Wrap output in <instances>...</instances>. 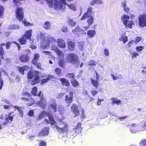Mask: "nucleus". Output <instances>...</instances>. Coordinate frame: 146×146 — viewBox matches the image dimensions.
<instances>
[{"label": "nucleus", "instance_id": "obj_1", "mask_svg": "<svg viewBox=\"0 0 146 146\" xmlns=\"http://www.w3.org/2000/svg\"><path fill=\"white\" fill-rule=\"evenodd\" d=\"M41 43V47L43 49L47 48L49 47V44L50 43H54L56 42L55 39L50 35L45 36L42 38Z\"/></svg>", "mask_w": 146, "mask_h": 146}, {"label": "nucleus", "instance_id": "obj_2", "mask_svg": "<svg viewBox=\"0 0 146 146\" xmlns=\"http://www.w3.org/2000/svg\"><path fill=\"white\" fill-rule=\"evenodd\" d=\"M46 116H47L48 117L49 121H48L47 119H46L45 120V121L47 123H50L52 125H54L55 124L56 122L52 116V114L51 113H47L44 111H42L39 114L37 117V119L38 120H40Z\"/></svg>", "mask_w": 146, "mask_h": 146}, {"label": "nucleus", "instance_id": "obj_3", "mask_svg": "<svg viewBox=\"0 0 146 146\" xmlns=\"http://www.w3.org/2000/svg\"><path fill=\"white\" fill-rule=\"evenodd\" d=\"M66 4L65 0H54L53 7L57 10L62 11L64 10Z\"/></svg>", "mask_w": 146, "mask_h": 146}, {"label": "nucleus", "instance_id": "obj_4", "mask_svg": "<svg viewBox=\"0 0 146 146\" xmlns=\"http://www.w3.org/2000/svg\"><path fill=\"white\" fill-rule=\"evenodd\" d=\"M16 17L19 21H21L23 19L24 17V11L21 7H18L15 11Z\"/></svg>", "mask_w": 146, "mask_h": 146}, {"label": "nucleus", "instance_id": "obj_5", "mask_svg": "<svg viewBox=\"0 0 146 146\" xmlns=\"http://www.w3.org/2000/svg\"><path fill=\"white\" fill-rule=\"evenodd\" d=\"M67 59L71 63L73 64H75L78 62V58L76 54L71 53L68 55Z\"/></svg>", "mask_w": 146, "mask_h": 146}, {"label": "nucleus", "instance_id": "obj_6", "mask_svg": "<svg viewBox=\"0 0 146 146\" xmlns=\"http://www.w3.org/2000/svg\"><path fill=\"white\" fill-rule=\"evenodd\" d=\"M94 14V12L93 11V8L92 7H89L87 9V11L83 14L81 18V20H83L86 19L87 17L89 16H92L91 15Z\"/></svg>", "mask_w": 146, "mask_h": 146}, {"label": "nucleus", "instance_id": "obj_7", "mask_svg": "<svg viewBox=\"0 0 146 146\" xmlns=\"http://www.w3.org/2000/svg\"><path fill=\"white\" fill-rule=\"evenodd\" d=\"M60 127L58 126H56V129L58 130L59 132L63 133L66 132L68 131V126L64 123H61L60 124Z\"/></svg>", "mask_w": 146, "mask_h": 146}, {"label": "nucleus", "instance_id": "obj_8", "mask_svg": "<svg viewBox=\"0 0 146 146\" xmlns=\"http://www.w3.org/2000/svg\"><path fill=\"white\" fill-rule=\"evenodd\" d=\"M36 104L42 109H44L46 106L47 102L45 100L43 97H42L40 101L36 102Z\"/></svg>", "mask_w": 146, "mask_h": 146}, {"label": "nucleus", "instance_id": "obj_9", "mask_svg": "<svg viewBox=\"0 0 146 146\" xmlns=\"http://www.w3.org/2000/svg\"><path fill=\"white\" fill-rule=\"evenodd\" d=\"M21 100L26 102V104L28 106H32L34 103L33 99L31 98H27L24 97H21Z\"/></svg>", "mask_w": 146, "mask_h": 146}, {"label": "nucleus", "instance_id": "obj_10", "mask_svg": "<svg viewBox=\"0 0 146 146\" xmlns=\"http://www.w3.org/2000/svg\"><path fill=\"white\" fill-rule=\"evenodd\" d=\"M56 43L58 46L60 48H64L66 47V43L61 38L56 40Z\"/></svg>", "mask_w": 146, "mask_h": 146}, {"label": "nucleus", "instance_id": "obj_11", "mask_svg": "<svg viewBox=\"0 0 146 146\" xmlns=\"http://www.w3.org/2000/svg\"><path fill=\"white\" fill-rule=\"evenodd\" d=\"M71 110L72 113L74 115V116L78 115L79 114V111L78 106L75 104H73L71 106Z\"/></svg>", "mask_w": 146, "mask_h": 146}, {"label": "nucleus", "instance_id": "obj_12", "mask_svg": "<svg viewBox=\"0 0 146 146\" xmlns=\"http://www.w3.org/2000/svg\"><path fill=\"white\" fill-rule=\"evenodd\" d=\"M12 113H9L8 115H6V117L5 119L6 121L4 122L3 124V125H7L8 123H11L13 120V117L11 116Z\"/></svg>", "mask_w": 146, "mask_h": 146}, {"label": "nucleus", "instance_id": "obj_13", "mask_svg": "<svg viewBox=\"0 0 146 146\" xmlns=\"http://www.w3.org/2000/svg\"><path fill=\"white\" fill-rule=\"evenodd\" d=\"M129 19V16L125 14L123 15L121 17V20L123 22V24L125 25H127Z\"/></svg>", "mask_w": 146, "mask_h": 146}, {"label": "nucleus", "instance_id": "obj_14", "mask_svg": "<svg viewBox=\"0 0 146 146\" xmlns=\"http://www.w3.org/2000/svg\"><path fill=\"white\" fill-rule=\"evenodd\" d=\"M50 102L51 104H50L49 108H50L51 109H52L54 112H56L57 110L55 100L53 99L51 100H50Z\"/></svg>", "mask_w": 146, "mask_h": 146}, {"label": "nucleus", "instance_id": "obj_15", "mask_svg": "<svg viewBox=\"0 0 146 146\" xmlns=\"http://www.w3.org/2000/svg\"><path fill=\"white\" fill-rule=\"evenodd\" d=\"M32 30L31 29L27 30L25 31L23 36L26 37L27 39L31 41V37L32 36Z\"/></svg>", "mask_w": 146, "mask_h": 146}, {"label": "nucleus", "instance_id": "obj_16", "mask_svg": "<svg viewBox=\"0 0 146 146\" xmlns=\"http://www.w3.org/2000/svg\"><path fill=\"white\" fill-rule=\"evenodd\" d=\"M20 61L23 62H28L29 60V57L26 54L22 55L20 57Z\"/></svg>", "mask_w": 146, "mask_h": 146}, {"label": "nucleus", "instance_id": "obj_17", "mask_svg": "<svg viewBox=\"0 0 146 146\" xmlns=\"http://www.w3.org/2000/svg\"><path fill=\"white\" fill-rule=\"evenodd\" d=\"M49 129L48 127L44 128L39 133L38 136H44L47 134L48 133V131Z\"/></svg>", "mask_w": 146, "mask_h": 146}, {"label": "nucleus", "instance_id": "obj_18", "mask_svg": "<svg viewBox=\"0 0 146 146\" xmlns=\"http://www.w3.org/2000/svg\"><path fill=\"white\" fill-rule=\"evenodd\" d=\"M81 125V124L80 123H78L75 128L72 129V131H74L75 134H78L81 132L82 129Z\"/></svg>", "mask_w": 146, "mask_h": 146}, {"label": "nucleus", "instance_id": "obj_19", "mask_svg": "<svg viewBox=\"0 0 146 146\" xmlns=\"http://www.w3.org/2000/svg\"><path fill=\"white\" fill-rule=\"evenodd\" d=\"M39 74V72L37 71H35L33 72L31 71L29 72L27 74V78L28 79H32L33 76L35 75L36 76V75H38Z\"/></svg>", "mask_w": 146, "mask_h": 146}, {"label": "nucleus", "instance_id": "obj_20", "mask_svg": "<svg viewBox=\"0 0 146 146\" xmlns=\"http://www.w3.org/2000/svg\"><path fill=\"white\" fill-rule=\"evenodd\" d=\"M30 67L28 66H23V67H18V69L20 73L22 74H24V71L26 70L29 69Z\"/></svg>", "mask_w": 146, "mask_h": 146}, {"label": "nucleus", "instance_id": "obj_21", "mask_svg": "<svg viewBox=\"0 0 146 146\" xmlns=\"http://www.w3.org/2000/svg\"><path fill=\"white\" fill-rule=\"evenodd\" d=\"M54 78V77L50 74H48L46 78L42 79L41 81V83L42 84H44L47 82L50 79Z\"/></svg>", "mask_w": 146, "mask_h": 146}, {"label": "nucleus", "instance_id": "obj_22", "mask_svg": "<svg viewBox=\"0 0 146 146\" xmlns=\"http://www.w3.org/2000/svg\"><path fill=\"white\" fill-rule=\"evenodd\" d=\"M68 48L71 51H73L74 49L75 44L74 42L69 41L67 42Z\"/></svg>", "mask_w": 146, "mask_h": 146}, {"label": "nucleus", "instance_id": "obj_23", "mask_svg": "<svg viewBox=\"0 0 146 146\" xmlns=\"http://www.w3.org/2000/svg\"><path fill=\"white\" fill-rule=\"evenodd\" d=\"M88 37L89 38H93L96 34L95 31L93 30H90L87 32Z\"/></svg>", "mask_w": 146, "mask_h": 146}, {"label": "nucleus", "instance_id": "obj_24", "mask_svg": "<svg viewBox=\"0 0 146 146\" xmlns=\"http://www.w3.org/2000/svg\"><path fill=\"white\" fill-rule=\"evenodd\" d=\"M20 28L19 26L15 24L10 25L8 27V29L9 30H19Z\"/></svg>", "mask_w": 146, "mask_h": 146}, {"label": "nucleus", "instance_id": "obj_25", "mask_svg": "<svg viewBox=\"0 0 146 146\" xmlns=\"http://www.w3.org/2000/svg\"><path fill=\"white\" fill-rule=\"evenodd\" d=\"M51 27L50 23L49 21L44 22L43 25V28L46 30H48L50 29Z\"/></svg>", "mask_w": 146, "mask_h": 146}, {"label": "nucleus", "instance_id": "obj_26", "mask_svg": "<svg viewBox=\"0 0 146 146\" xmlns=\"http://www.w3.org/2000/svg\"><path fill=\"white\" fill-rule=\"evenodd\" d=\"M72 32L73 33L75 32H80L82 34H86V33L84 32L83 30L79 28L78 26H77L75 29L72 30Z\"/></svg>", "mask_w": 146, "mask_h": 146}, {"label": "nucleus", "instance_id": "obj_27", "mask_svg": "<svg viewBox=\"0 0 146 146\" xmlns=\"http://www.w3.org/2000/svg\"><path fill=\"white\" fill-rule=\"evenodd\" d=\"M39 76L38 75L35 76L31 81V84L32 85H34L38 83L39 82Z\"/></svg>", "mask_w": 146, "mask_h": 146}, {"label": "nucleus", "instance_id": "obj_28", "mask_svg": "<svg viewBox=\"0 0 146 146\" xmlns=\"http://www.w3.org/2000/svg\"><path fill=\"white\" fill-rule=\"evenodd\" d=\"M68 7L70 9L75 11L76 10V5L74 3L68 4H66Z\"/></svg>", "mask_w": 146, "mask_h": 146}, {"label": "nucleus", "instance_id": "obj_29", "mask_svg": "<svg viewBox=\"0 0 146 146\" xmlns=\"http://www.w3.org/2000/svg\"><path fill=\"white\" fill-rule=\"evenodd\" d=\"M60 81L63 85L67 86H69L70 83L69 81L66 79L65 78H60Z\"/></svg>", "mask_w": 146, "mask_h": 146}, {"label": "nucleus", "instance_id": "obj_30", "mask_svg": "<svg viewBox=\"0 0 146 146\" xmlns=\"http://www.w3.org/2000/svg\"><path fill=\"white\" fill-rule=\"evenodd\" d=\"M103 3L102 0H92L90 2L91 5H93L95 4H103Z\"/></svg>", "mask_w": 146, "mask_h": 146}, {"label": "nucleus", "instance_id": "obj_31", "mask_svg": "<svg viewBox=\"0 0 146 146\" xmlns=\"http://www.w3.org/2000/svg\"><path fill=\"white\" fill-rule=\"evenodd\" d=\"M65 100L67 103H72L73 101V97L67 95L66 96Z\"/></svg>", "mask_w": 146, "mask_h": 146}, {"label": "nucleus", "instance_id": "obj_32", "mask_svg": "<svg viewBox=\"0 0 146 146\" xmlns=\"http://www.w3.org/2000/svg\"><path fill=\"white\" fill-rule=\"evenodd\" d=\"M91 81L92 85L96 88H97L98 86L99 82V80H97V79L96 80H93L92 79H90Z\"/></svg>", "mask_w": 146, "mask_h": 146}, {"label": "nucleus", "instance_id": "obj_33", "mask_svg": "<svg viewBox=\"0 0 146 146\" xmlns=\"http://www.w3.org/2000/svg\"><path fill=\"white\" fill-rule=\"evenodd\" d=\"M27 39L26 37L23 35L21 38L19 39V40L21 44H25L26 43Z\"/></svg>", "mask_w": 146, "mask_h": 146}, {"label": "nucleus", "instance_id": "obj_34", "mask_svg": "<svg viewBox=\"0 0 146 146\" xmlns=\"http://www.w3.org/2000/svg\"><path fill=\"white\" fill-rule=\"evenodd\" d=\"M87 19V22L89 25H91L93 24L94 21V19L92 16H89Z\"/></svg>", "mask_w": 146, "mask_h": 146}, {"label": "nucleus", "instance_id": "obj_35", "mask_svg": "<svg viewBox=\"0 0 146 146\" xmlns=\"http://www.w3.org/2000/svg\"><path fill=\"white\" fill-rule=\"evenodd\" d=\"M137 127L135 125V124H133L130 128V131L132 133H134L137 131Z\"/></svg>", "mask_w": 146, "mask_h": 146}, {"label": "nucleus", "instance_id": "obj_36", "mask_svg": "<svg viewBox=\"0 0 146 146\" xmlns=\"http://www.w3.org/2000/svg\"><path fill=\"white\" fill-rule=\"evenodd\" d=\"M39 57V54H35L34 55V58L32 60V63L34 64H35L36 63H37Z\"/></svg>", "mask_w": 146, "mask_h": 146}, {"label": "nucleus", "instance_id": "obj_37", "mask_svg": "<svg viewBox=\"0 0 146 146\" xmlns=\"http://www.w3.org/2000/svg\"><path fill=\"white\" fill-rule=\"evenodd\" d=\"M119 40L120 41H123V43H125L127 41V37L125 35H123L119 38Z\"/></svg>", "mask_w": 146, "mask_h": 146}, {"label": "nucleus", "instance_id": "obj_38", "mask_svg": "<svg viewBox=\"0 0 146 146\" xmlns=\"http://www.w3.org/2000/svg\"><path fill=\"white\" fill-rule=\"evenodd\" d=\"M112 101L111 104L115 103L117 104H119L121 103V101L119 100H118L116 98H112L110 99Z\"/></svg>", "mask_w": 146, "mask_h": 146}, {"label": "nucleus", "instance_id": "obj_39", "mask_svg": "<svg viewBox=\"0 0 146 146\" xmlns=\"http://www.w3.org/2000/svg\"><path fill=\"white\" fill-rule=\"evenodd\" d=\"M56 53L58 55V57L60 59H63L64 58L63 53L59 49Z\"/></svg>", "mask_w": 146, "mask_h": 146}, {"label": "nucleus", "instance_id": "obj_40", "mask_svg": "<svg viewBox=\"0 0 146 146\" xmlns=\"http://www.w3.org/2000/svg\"><path fill=\"white\" fill-rule=\"evenodd\" d=\"M139 20V26L141 27H143L146 26V21Z\"/></svg>", "mask_w": 146, "mask_h": 146}, {"label": "nucleus", "instance_id": "obj_41", "mask_svg": "<svg viewBox=\"0 0 146 146\" xmlns=\"http://www.w3.org/2000/svg\"><path fill=\"white\" fill-rule=\"evenodd\" d=\"M22 22L24 25L26 26H34V25L33 23H31L27 22L26 20H23Z\"/></svg>", "mask_w": 146, "mask_h": 146}, {"label": "nucleus", "instance_id": "obj_42", "mask_svg": "<svg viewBox=\"0 0 146 146\" xmlns=\"http://www.w3.org/2000/svg\"><path fill=\"white\" fill-rule=\"evenodd\" d=\"M68 23V24L72 27H74L76 24V22L73 20L69 19Z\"/></svg>", "mask_w": 146, "mask_h": 146}, {"label": "nucleus", "instance_id": "obj_43", "mask_svg": "<svg viewBox=\"0 0 146 146\" xmlns=\"http://www.w3.org/2000/svg\"><path fill=\"white\" fill-rule=\"evenodd\" d=\"M46 2L48 4V6L50 8L53 7V0H45Z\"/></svg>", "mask_w": 146, "mask_h": 146}, {"label": "nucleus", "instance_id": "obj_44", "mask_svg": "<svg viewBox=\"0 0 146 146\" xmlns=\"http://www.w3.org/2000/svg\"><path fill=\"white\" fill-rule=\"evenodd\" d=\"M5 46V44H2L0 45V55L2 56L1 58H3V55L4 53V50L3 49V48H2V46Z\"/></svg>", "mask_w": 146, "mask_h": 146}, {"label": "nucleus", "instance_id": "obj_45", "mask_svg": "<svg viewBox=\"0 0 146 146\" xmlns=\"http://www.w3.org/2000/svg\"><path fill=\"white\" fill-rule=\"evenodd\" d=\"M72 86L77 87L79 85V83L76 80H74L71 81Z\"/></svg>", "mask_w": 146, "mask_h": 146}, {"label": "nucleus", "instance_id": "obj_46", "mask_svg": "<svg viewBox=\"0 0 146 146\" xmlns=\"http://www.w3.org/2000/svg\"><path fill=\"white\" fill-rule=\"evenodd\" d=\"M139 20L146 21V16L145 14L140 15L139 17Z\"/></svg>", "mask_w": 146, "mask_h": 146}, {"label": "nucleus", "instance_id": "obj_47", "mask_svg": "<svg viewBox=\"0 0 146 146\" xmlns=\"http://www.w3.org/2000/svg\"><path fill=\"white\" fill-rule=\"evenodd\" d=\"M66 76L70 79L71 81L74 80V74L73 73H68Z\"/></svg>", "mask_w": 146, "mask_h": 146}, {"label": "nucleus", "instance_id": "obj_48", "mask_svg": "<svg viewBox=\"0 0 146 146\" xmlns=\"http://www.w3.org/2000/svg\"><path fill=\"white\" fill-rule=\"evenodd\" d=\"M128 24H127V25H125L126 27H128L130 29L132 28V26L134 25L133 22L132 21H129Z\"/></svg>", "mask_w": 146, "mask_h": 146}, {"label": "nucleus", "instance_id": "obj_49", "mask_svg": "<svg viewBox=\"0 0 146 146\" xmlns=\"http://www.w3.org/2000/svg\"><path fill=\"white\" fill-rule=\"evenodd\" d=\"M58 110L60 114H62L64 111V108L62 106L60 105L58 107Z\"/></svg>", "mask_w": 146, "mask_h": 146}, {"label": "nucleus", "instance_id": "obj_50", "mask_svg": "<svg viewBox=\"0 0 146 146\" xmlns=\"http://www.w3.org/2000/svg\"><path fill=\"white\" fill-rule=\"evenodd\" d=\"M37 90V87H33L31 91L32 94L34 96H36Z\"/></svg>", "mask_w": 146, "mask_h": 146}, {"label": "nucleus", "instance_id": "obj_51", "mask_svg": "<svg viewBox=\"0 0 146 146\" xmlns=\"http://www.w3.org/2000/svg\"><path fill=\"white\" fill-rule=\"evenodd\" d=\"M52 50L56 52L59 50L58 48L55 45H52L51 46Z\"/></svg>", "mask_w": 146, "mask_h": 146}, {"label": "nucleus", "instance_id": "obj_52", "mask_svg": "<svg viewBox=\"0 0 146 146\" xmlns=\"http://www.w3.org/2000/svg\"><path fill=\"white\" fill-rule=\"evenodd\" d=\"M97 62L94 60H91L90 61L88 64L89 66H95L97 64Z\"/></svg>", "mask_w": 146, "mask_h": 146}, {"label": "nucleus", "instance_id": "obj_53", "mask_svg": "<svg viewBox=\"0 0 146 146\" xmlns=\"http://www.w3.org/2000/svg\"><path fill=\"white\" fill-rule=\"evenodd\" d=\"M4 8L3 7L0 5V17H1L3 13Z\"/></svg>", "mask_w": 146, "mask_h": 146}, {"label": "nucleus", "instance_id": "obj_54", "mask_svg": "<svg viewBox=\"0 0 146 146\" xmlns=\"http://www.w3.org/2000/svg\"><path fill=\"white\" fill-rule=\"evenodd\" d=\"M24 0H13V2L15 4V5H17L19 4H21V3L20 1H23Z\"/></svg>", "mask_w": 146, "mask_h": 146}, {"label": "nucleus", "instance_id": "obj_55", "mask_svg": "<svg viewBox=\"0 0 146 146\" xmlns=\"http://www.w3.org/2000/svg\"><path fill=\"white\" fill-rule=\"evenodd\" d=\"M144 48V46H137L136 47L135 49L137 52H138L139 51H141Z\"/></svg>", "mask_w": 146, "mask_h": 146}, {"label": "nucleus", "instance_id": "obj_56", "mask_svg": "<svg viewBox=\"0 0 146 146\" xmlns=\"http://www.w3.org/2000/svg\"><path fill=\"white\" fill-rule=\"evenodd\" d=\"M142 40V38L139 36H137L135 38V40H134V43H137L140 41H141Z\"/></svg>", "mask_w": 146, "mask_h": 146}, {"label": "nucleus", "instance_id": "obj_57", "mask_svg": "<svg viewBox=\"0 0 146 146\" xmlns=\"http://www.w3.org/2000/svg\"><path fill=\"white\" fill-rule=\"evenodd\" d=\"M139 54L135 52H133L131 54L132 58L134 57H136L137 56H138Z\"/></svg>", "mask_w": 146, "mask_h": 146}, {"label": "nucleus", "instance_id": "obj_58", "mask_svg": "<svg viewBox=\"0 0 146 146\" xmlns=\"http://www.w3.org/2000/svg\"><path fill=\"white\" fill-rule=\"evenodd\" d=\"M55 71L57 74H59L61 72V70L59 68H56Z\"/></svg>", "mask_w": 146, "mask_h": 146}, {"label": "nucleus", "instance_id": "obj_59", "mask_svg": "<svg viewBox=\"0 0 146 146\" xmlns=\"http://www.w3.org/2000/svg\"><path fill=\"white\" fill-rule=\"evenodd\" d=\"M58 64L59 66L61 67H63L64 65V61L62 60H60L58 62Z\"/></svg>", "mask_w": 146, "mask_h": 146}, {"label": "nucleus", "instance_id": "obj_60", "mask_svg": "<svg viewBox=\"0 0 146 146\" xmlns=\"http://www.w3.org/2000/svg\"><path fill=\"white\" fill-rule=\"evenodd\" d=\"M127 6L126 1H122L121 3V7L124 8L125 7Z\"/></svg>", "mask_w": 146, "mask_h": 146}, {"label": "nucleus", "instance_id": "obj_61", "mask_svg": "<svg viewBox=\"0 0 146 146\" xmlns=\"http://www.w3.org/2000/svg\"><path fill=\"white\" fill-rule=\"evenodd\" d=\"M46 144V143L45 142L41 141L40 142L39 145L40 146H45Z\"/></svg>", "mask_w": 146, "mask_h": 146}, {"label": "nucleus", "instance_id": "obj_62", "mask_svg": "<svg viewBox=\"0 0 146 146\" xmlns=\"http://www.w3.org/2000/svg\"><path fill=\"white\" fill-rule=\"evenodd\" d=\"M42 52L44 54H46L49 56H51V52L50 51H43Z\"/></svg>", "mask_w": 146, "mask_h": 146}, {"label": "nucleus", "instance_id": "obj_63", "mask_svg": "<svg viewBox=\"0 0 146 146\" xmlns=\"http://www.w3.org/2000/svg\"><path fill=\"white\" fill-rule=\"evenodd\" d=\"M13 107L14 108H16V109L18 110L19 113L20 112H21V111H23L22 110L21 108L20 107L14 106H13Z\"/></svg>", "mask_w": 146, "mask_h": 146}, {"label": "nucleus", "instance_id": "obj_64", "mask_svg": "<svg viewBox=\"0 0 146 146\" xmlns=\"http://www.w3.org/2000/svg\"><path fill=\"white\" fill-rule=\"evenodd\" d=\"M141 145L143 146H146V140H143L141 141L140 142Z\"/></svg>", "mask_w": 146, "mask_h": 146}]
</instances>
